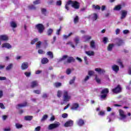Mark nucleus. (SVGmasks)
Wrapping results in <instances>:
<instances>
[{"mask_svg":"<svg viewBox=\"0 0 131 131\" xmlns=\"http://www.w3.org/2000/svg\"><path fill=\"white\" fill-rule=\"evenodd\" d=\"M70 99H71V96L69 95L68 94V91L67 90H64L63 92V102L62 104H64L65 103H67V102H69L70 101Z\"/></svg>","mask_w":131,"mask_h":131,"instance_id":"1","label":"nucleus"},{"mask_svg":"<svg viewBox=\"0 0 131 131\" xmlns=\"http://www.w3.org/2000/svg\"><path fill=\"white\" fill-rule=\"evenodd\" d=\"M69 4H71V7L75 10H78L80 8V4L76 1H73L72 0H69Z\"/></svg>","mask_w":131,"mask_h":131,"instance_id":"2","label":"nucleus"},{"mask_svg":"<svg viewBox=\"0 0 131 131\" xmlns=\"http://www.w3.org/2000/svg\"><path fill=\"white\" fill-rule=\"evenodd\" d=\"M108 94H109V89H108V88L103 89L101 92V95L100 96V99L105 100V99L107 98V95H108Z\"/></svg>","mask_w":131,"mask_h":131,"instance_id":"3","label":"nucleus"},{"mask_svg":"<svg viewBox=\"0 0 131 131\" xmlns=\"http://www.w3.org/2000/svg\"><path fill=\"white\" fill-rule=\"evenodd\" d=\"M35 28L38 30V32H39V33H40V34H41V33H42L43 31H45V26H43V25H42V24H38L36 25Z\"/></svg>","mask_w":131,"mask_h":131,"instance_id":"4","label":"nucleus"},{"mask_svg":"<svg viewBox=\"0 0 131 131\" xmlns=\"http://www.w3.org/2000/svg\"><path fill=\"white\" fill-rule=\"evenodd\" d=\"M112 91L114 94H119V93H121L122 88H121V86L120 84H118L116 88L113 89Z\"/></svg>","mask_w":131,"mask_h":131,"instance_id":"5","label":"nucleus"},{"mask_svg":"<svg viewBox=\"0 0 131 131\" xmlns=\"http://www.w3.org/2000/svg\"><path fill=\"white\" fill-rule=\"evenodd\" d=\"M59 126H60V123L57 122L56 123L50 124L48 126V129H49V130H52V129L57 128V127H59Z\"/></svg>","mask_w":131,"mask_h":131,"instance_id":"6","label":"nucleus"},{"mask_svg":"<svg viewBox=\"0 0 131 131\" xmlns=\"http://www.w3.org/2000/svg\"><path fill=\"white\" fill-rule=\"evenodd\" d=\"M75 62V59L72 56H70L67 59V61H64L63 62L64 65H67V64H70V63Z\"/></svg>","mask_w":131,"mask_h":131,"instance_id":"7","label":"nucleus"},{"mask_svg":"<svg viewBox=\"0 0 131 131\" xmlns=\"http://www.w3.org/2000/svg\"><path fill=\"white\" fill-rule=\"evenodd\" d=\"M78 108H79V104L77 103H73L71 107V110H74L75 111H76Z\"/></svg>","mask_w":131,"mask_h":131,"instance_id":"8","label":"nucleus"},{"mask_svg":"<svg viewBox=\"0 0 131 131\" xmlns=\"http://www.w3.org/2000/svg\"><path fill=\"white\" fill-rule=\"evenodd\" d=\"M73 126V121H72L71 120L67 121L64 123L65 127H69L70 126Z\"/></svg>","mask_w":131,"mask_h":131,"instance_id":"9","label":"nucleus"},{"mask_svg":"<svg viewBox=\"0 0 131 131\" xmlns=\"http://www.w3.org/2000/svg\"><path fill=\"white\" fill-rule=\"evenodd\" d=\"M126 16H127V11L126 10H122L121 11V16L120 19L122 20V19H124Z\"/></svg>","mask_w":131,"mask_h":131,"instance_id":"10","label":"nucleus"},{"mask_svg":"<svg viewBox=\"0 0 131 131\" xmlns=\"http://www.w3.org/2000/svg\"><path fill=\"white\" fill-rule=\"evenodd\" d=\"M77 124L79 126H83L84 125V120H83L82 119H79L78 121H77Z\"/></svg>","mask_w":131,"mask_h":131,"instance_id":"11","label":"nucleus"},{"mask_svg":"<svg viewBox=\"0 0 131 131\" xmlns=\"http://www.w3.org/2000/svg\"><path fill=\"white\" fill-rule=\"evenodd\" d=\"M9 40V37L6 35H0V40H2L3 41H7V40Z\"/></svg>","mask_w":131,"mask_h":131,"instance_id":"12","label":"nucleus"},{"mask_svg":"<svg viewBox=\"0 0 131 131\" xmlns=\"http://www.w3.org/2000/svg\"><path fill=\"white\" fill-rule=\"evenodd\" d=\"M112 69L116 72V73H118V71H119V66L114 64L112 67Z\"/></svg>","mask_w":131,"mask_h":131,"instance_id":"13","label":"nucleus"},{"mask_svg":"<svg viewBox=\"0 0 131 131\" xmlns=\"http://www.w3.org/2000/svg\"><path fill=\"white\" fill-rule=\"evenodd\" d=\"M28 67H29L28 62H23L21 66V68L22 70H26V69H27Z\"/></svg>","mask_w":131,"mask_h":131,"instance_id":"14","label":"nucleus"},{"mask_svg":"<svg viewBox=\"0 0 131 131\" xmlns=\"http://www.w3.org/2000/svg\"><path fill=\"white\" fill-rule=\"evenodd\" d=\"M119 112L120 116L123 118V119L126 118V115H124V112L123 110H119Z\"/></svg>","mask_w":131,"mask_h":131,"instance_id":"15","label":"nucleus"},{"mask_svg":"<svg viewBox=\"0 0 131 131\" xmlns=\"http://www.w3.org/2000/svg\"><path fill=\"white\" fill-rule=\"evenodd\" d=\"M2 48H6L10 50V49H12V46L9 43H4L2 45Z\"/></svg>","mask_w":131,"mask_h":131,"instance_id":"16","label":"nucleus"},{"mask_svg":"<svg viewBox=\"0 0 131 131\" xmlns=\"http://www.w3.org/2000/svg\"><path fill=\"white\" fill-rule=\"evenodd\" d=\"M38 86V82L37 81H33L31 83V88L32 89Z\"/></svg>","mask_w":131,"mask_h":131,"instance_id":"17","label":"nucleus"},{"mask_svg":"<svg viewBox=\"0 0 131 131\" xmlns=\"http://www.w3.org/2000/svg\"><path fill=\"white\" fill-rule=\"evenodd\" d=\"M83 38L84 42H87V41H89L92 39V36L89 35H84L83 36Z\"/></svg>","mask_w":131,"mask_h":131,"instance_id":"18","label":"nucleus"},{"mask_svg":"<svg viewBox=\"0 0 131 131\" xmlns=\"http://www.w3.org/2000/svg\"><path fill=\"white\" fill-rule=\"evenodd\" d=\"M123 43V41L122 40V39L120 38H117V41L116 42V45L117 46H118V47H120L122 46Z\"/></svg>","mask_w":131,"mask_h":131,"instance_id":"19","label":"nucleus"},{"mask_svg":"<svg viewBox=\"0 0 131 131\" xmlns=\"http://www.w3.org/2000/svg\"><path fill=\"white\" fill-rule=\"evenodd\" d=\"M41 64H47L49 63V59L47 57L43 58L41 60Z\"/></svg>","mask_w":131,"mask_h":131,"instance_id":"20","label":"nucleus"},{"mask_svg":"<svg viewBox=\"0 0 131 131\" xmlns=\"http://www.w3.org/2000/svg\"><path fill=\"white\" fill-rule=\"evenodd\" d=\"M114 44L113 43H110L107 47V51L109 52H111L112 51L113 47H114Z\"/></svg>","mask_w":131,"mask_h":131,"instance_id":"21","label":"nucleus"},{"mask_svg":"<svg viewBox=\"0 0 131 131\" xmlns=\"http://www.w3.org/2000/svg\"><path fill=\"white\" fill-rule=\"evenodd\" d=\"M122 7L121 5H118L115 6V7L114 8V11H120L121 10Z\"/></svg>","mask_w":131,"mask_h":131,"instance_id":"22","label":"nucleus"},{"mask_svg":"<svg viewBox=\"0 0 131 131\" xmlns=\"http://www.w3.org/2000/svg\"><path fill=\"white\" fill-rule=\"evenodd\" d=\"M67 58H68V55H63L62 58H60L58 60V62H63V61H65V59H67Z\"/></svg>","mask_w":131,"mask_h":131,"instance_id":"23","label":"nucleus"},{"mask_svg":"<svg viewBox=\"0 0 131 131\" xmlns=\"http://www.w3.org/2000/svg\"><path fill=\"white\" fill-rule=\"evenodd\" d=\"M33 118V116H26L25 117V120H26L27 121H31Z\"/></svg>","mask_w":131,"mask_h":131,"instance_id":"24","label":"nucleus"},{"mask_svg":"<svg viewBox=\"0 0 131 131\" xmlns=\"http://www.w3.org/2000/svg\"><path fill=\"white\" fill-rule=\"evenodd\" d=\"M85 54H86V55H88V56H94L95 55V52H94V51H86Z\"/></svg>","mask_w":131,"mask_h":131,"instance_id":"25","label":"nucleus"},{"mask_svg":"<svg viewBox=\"0 0 131 131\" xmlns=\"http://www.w3.org/2000/svg\"><path fill=\"white\" fill-rule=\"evenodd\" d=\"M95 70L97 72H98V73H104V72H105V70H102L100 68H96Z\"/></svg>","mask_w":131,"mask_h":131,"instance_id":"26","label":"nucleus"},{"mask_svg":"<svg viewBox=\"0 0 131 131\" xmlns=\"http://www.w3.org/2000/svg\"><path fill=\"white\" fill-rule=\"evenodd\" d=\"M117 63H118V64H119L120 66H121L122 68H123V67H124L123 64H122V62L121 61V59H118L117 60Z\"/></svg>","mask_w":131,"mask_h":131,"instance_id":"27","label":"nucleus"},{"mask_svg":"<svg viewBox=\"0 0 131 131\" xmlns=\"http://www.w3.org/2000/svg\"><path fill=\"white\" fill-rule=\"evenodd\" d=\"M47 55L48 56H49L51 59H53V58H54V54H53V52H52L51 51L47 52Z\"/></svg>","mask_w":131,"mask_h":131,"instance_id":"28","label":"nucleus"},{"mask_svg":"<svg viewBox=\"0 0 131 131\" xmlns=\"http://www.w3.org/2000/svg\"><path fill=\"white\" fill-rule=\"evenodd\" d=\"M54 85L55 88H60V86H62V83L61 82H55L54 83Z\"/></svg>","mask_w":131,"mask_h":131,"instance_id":"29","label":"nucleus"},{"mask_svg":"<svg viewBox=\"0 0 131 131\" xmlns=\"http://www.w3.org/2000/svg\"><path fill=\"white\" fill-rule=\"evenodd\" d=\"M53 31H54L53 29H49L47 31L48 35L49 36H51V35H52L53 34Z\"/></svg>","mask_w":131,"mask_h":131,"instance_id":"30","label":"nucleus"},{"mask_svg":"<svg viewBox=\"0 0 131 131\" xmlns=\"http://www.w3.org/2000/svg\"><path fill=\"white\" fill-rule=\"evenodd\" d=\"M10 25L13 28H16V27H17V24H16L15 21H11L10 23Z\"/></svg>","mask_w":131,"mask_h":131,"instance_id":"31","label":"nucleus"},{"mask_svg":"<svg viewBox=\"0 0 131 131\" xmlns=\"http://www.w3.org/2000/svg\"><path fill=\"white\" fill-rule=\"evenodd\" d=\"M95 43V41L94 40H92L90 42V46L91 48H92L93 49H95V48H96V45Z\"/></svg>","mask_w":131,"mask_h":131,"instance_id":"32","label":"nucleus"},{"mask_svg":"<svg viewBox=\"0 0 131 131\" xmlns=\"http://www.w3.org/2000/svg\"><path fill=\"white\" fill-rule=\"evenodd\" d=\"M27 106V102H25L23 104H18V107H19V108H21L22 107H26Z\"/></svg>","mask_w":131,"mask_h":131,"instance_id":"33","label":"nucleus"},{"mask_svg":"<svg viewBox=\"0 0 131 131\" xmlns=\"http://www.w3.org/2000/svg\"><path fill=\"white\" fill-rule=\"evenodd\" d=\"M93 8L94 9V10H101V7L99 5H93Z\"/></svg>","mask_w":131,"mask_h":131,"instance_id":"34","label":"nucleus"},{"mask_svg":"<svg viewBox=\"0 0 131 131\" xmlns=\"http://www.w3.org/2000/svg\"><path fill=\"white\" fill-rule=\"evenodd\" d=\"M79 20V18L78 17V16L76 15L74 19V22L75 24H76V23H78Z\"/></svg>","mask_w":131,"mask_h":131,"instance_id":"35","label":"nucleus"},{"mask_svg":"<svg viewBox=\"0 0 131 131\" xmlns=\"http://www.w3.org/2000/svg\"><path fill=\"white\" fill-rule=\"evenodd\" d=\"M15 127H16V128H17L18 129H19V128H22V127H23V125L20 124L19 123H16L15 124Z\"/></svg>","mask_w":131,"mask_h":131,"instance_id":"36","label":"nucleus"},{"mask_svg":"<svg viewBox=\"0 0 131 131\" xmlns=\"http://www.w3.org/2000/svg\"><path fill=\"white\" fill-rule=\"evenodd\" d=\"M48 115H44L41 119V121H45L48 119Z\"/></svg>","mask_w":131,"mask_h":131,"instance_id":"37","label":"nucleus"},{"mask_svg":"<svg viewBox=\"0 0 131 131\" xmlns=\"http://www.w3.org/2000/svg\"><path fill=\"white\" fill-rule=\"evenodd\" d=\"M28 8L30 10H36V7H35V6L34 5H29L28 6Z\"/></svg>","mask_w":131,"mask_h":131,"instance_id":"38","label":"nucleus"},{"mask_svg":"<svg viewBox=\"0 0 131 131\" xmlns=\"http://www.w3.org/2000/svg\"><path fill=\"white\" fill-rule=\"evenodd\" d=\"M13 68V64L10 63L6 67V70H11Z\"/></svg>","mask_w":131,"mask_h":131,"instance_id":"39","label":"nucleus"},{"mask_svg":"<svg viewBox=\"0 0 131 131\" xmlns=\"http://www.w3.org/2000/svg\"><path fill=\"white\" fill-rule=\"evenodd\" d=\"M102 41L104 43V45H106V43L108 42V38L107 37H104Z\"/></svg>","mask_w":131,"mask_h":131,"instance_id":"40","label":"nucleus"},{"mask_svg":"<svg viewBox=\"0 0 131 131\" xmlns=\"http://www.w3.org/2000/svg\"><path fill=\"white\" fill-rule=\"evenodd\" d=\"M94 21H96L98 19V14L97 13L93 14V17H92Z\"/></svg>","mask_w":131,"mask_h":131,"instance_id":"41","label":"nucleus"},{"mask_svg":"<svg viewBox=\"0 0 131 131\" xmlns=\"http://www.w3.org/2000/svg\"><path fill=\"white\" fill-rule=\"evenodd\" d=\"M41 13L45 16H47V9H46L45 8H42L41 9Z\"/></svg>","mask_w":131,"mask_h":131,"instance_id":"42","label":"nucleus"},{"mask_svg":"<svg viewBox=\"0 0 131 131\" xmlns=\"http://www.w3.org/2000/svg\"><path fill=\"white\" fill-rule=\"evenodd\" d=\"M37 41H38V38H35L31 42V45H34Z\"/></svg>","mask_w":131,"mask_h":131,"instance_id":"43","label":"nucleus"},{"mask_svg":"<svg viewBox=\"0 0 131 131\" xmlns=\"http://www.w3.org/2000/svg\"><path fill=\"white\" fill-rule=\"evenodd\" d=\"M40 46H41V42L39 41H38V43L36 44V49H40Z\"/></svg>","mask_w":131,"mask_h":131,"instance_id":"44","label":"nucleus"},{"mask_svg":"<svg viewBox=\"0 0 131 131\" xmlns=\"http://www.w3.org/2000/svg\"><path fill=\"white\" fill-rule=\"evenodd\" d=\"M69 1H68L66 4V5H65V9H66V10H67V11H69V5H71V4H69Z\"/></svg>","mask_w":131,"mask_h":131,"instance_id":"45","label":"nucleus"},{"mask_svg":"<svg viewBox=\"0 0 131 131\" xmlns=\"http://www.w3.org/2000/svg\"><path fill=\"white\" fill-rule=\"evenodd\" d=\"M38 53L40 55H43L44 54H45L46 52H45V51H43V50H42V49H39L38 50Z\"/></svg>","mask_w":131,"mask_h":131,"instance_id":"46","label":"nucleus"},{"mask_svg":"<svg viewBox=\"0 0 131 131\" xmlns=\"http://www.w3.org/2000/svg\"><path fill=\"white\" fill-rule=\"evenodd\" d=\"M57 96L58 98H61V96H62V91L58 90L57 92Z\"/></svg>","mask_w":131,"mask_h":131,"instance_id":"47","label":"nucleus"},{"mask_svg":"<svg viewBox=\"0 0 131 131\" xmlns=\"http://www.w3.org/2000/svg\"><path fill=\"white\" fill-rule=\"evenodd\" d=\"M25 75H26V76L27 77H30V75H31V72H25Z\"/></svg>","mask_w":131,"mask_h":131,"instance_id":"48","label":"nucleus"},{"mask_svg":"<svg viewBox=\"0 0 131 131\" xmlns=\"http://www.w3.org/2000/svg\"><path fill=\"white\" fill-rule=\"evenodd\" d=\"M33 5H39L40 4V0H36L33 2Z\"/></svg>","mask_w":131,"mask_h":131,"instance_id":"49","label":"nucleus"},{"mask_svg":"<svg viewBox=\"0 0 131 131\" xmlns=\"http://www.w3.org/2000/svg\"><path fill=\"white\" fill-rule=\"evenodd\" d=\"M75 42H76V45H78L79 42V38L78 37H76L74 39Z\"/></svg>","mask_w":131,"mask_h":131,"instance_id":"50","label":"nucleus"},{"mask_svg":"<svg viewBox=\"0 0 131 131\" xmlns=\"http://www.w3.org/2000/svg\"><path fill=\"white\" fill-rule=\"evenodd\" d=\"M95 79L96 82H97V83H101V80L99 78H98V76H96Z\"/></svg>","mask_w":131,"mask_h":131,"instance_id":"51","label":"nucleus"},{"mask_svg":"<svg viewBox=\"0 0 131 131\" xmlns=\"http://www.w3.org/2000/svg\"><path fill=\"white\" fill-rule=\"evenodd\" d=\"M33 93H34L35 94H36L37 95H40V90H34L33 91Z\"/></svg>","mask_w":131,"mask_h":131,"instance_id":"52","label":"nucleus"},{"mask_svg":"<svg viewBox=\"0 0 131 131\" xmlns=\"http://www.w3.org/2000/svg\"><path fill=\"white\" fill-rule=\"evenodd\" d=\"M95 73V72L93 71H89L88 72V75H90V76H92V75H94V74Z\"/></svg>","mask_w":131,"mask_h":131,"instance_id":"53","label":"nucleus"},{"mask_svg":"<svg viewBox=\"0 0 131 131\" xmlns=\"http://www.w3.org/2000/svg\"><path fill=\"white\" fill-rule=\"evenodd\" d=\"M61 29H62V27L60 26L59 29L57 30L56 34L57 35H60V32L61 31Z\"/></svg>","mask_w":131,"mask_h":131,"instance_id":"54","label":"nucleus"},{"mask_svg":"<svg viewBox=\"0 0 131 131\" xmlns=\"http://www.w3.org/2000/svg\"><path fill=\"white\" fill-rule=\"evenodd\" d=\"M98 115H100V116H104V115H105V112L104 111H100Z\"/></svg>","mask_w":131,"mask_h":131,"instance_id":"55","label":"nucleus"},{"mask_svg":"<svg viewBox=\"0 0 131 131\" xmlns=\"http://www.w3.org/2000/svg\"><path fill=\"white\" fill-rule=\"evenodd\" d=\"M66 45H70V46L71 47H72L73 48V49H75V46H74L73 45V43H72V42H69L67 43Z\"/></svg>","mask_w":131,"mask_h":131,"instance_id":"56","label":"nucleus"},{"mask_svg":"<svg viewBox=\"0 0 131 131\" xmlns=\"http://www.w3.org/2000/svg\"><path fill=\"white\" fill-rule=\"evenodd\" d=\"M74 81H75V77H74L73 78V79H72V80H71L70 81V84H73V83H74Z\"/></svg>","mask_w":131,"mask_h":131,"instance_id":"57","label":"nucleus"},{"mask_svg":"<svg viewBox=\"0 0 131 131\" xmlns=\"http://www.w3.org/2000/svg\"><path fill=\"white\" fill-rule=\"evenodd\" d=\"M62 118H67L68 117V114L67 113H64L62 114Z\"/></svg>","mask_w":131,"mask_h":131,"instance_id":"58","label":"nucleus"},{"mask_svg":"<svg viewBox=\"0 0 131 131\" xmlns=\"http://www.w3.org/2000/svg\"><path fill=\"white\" fill-rule=\"evenodd\" d=\"M84 60L85 64L86 65H89V61H88V57L86 56L84 57Z\"/></svg>","mask_w":131,"mask_h":131,"instance_id":"59","label":"nucleus"},{"mask_svg":"<svg viewBox=\"0 0 131 131\" xmlns=\"http://www.w3.org/2000/svg\"><path fill=\"white\" fill-rule=\"evenodd\" d=\"M56 6H62V1L59 0V1L56 2Z\"/></svg>","mask_w":131,"mask_h":131,"instance_id":"60","label":"nucleus"},{"mask_svg":"<svg viewBox=\"0 0 131 131\" xmlns=\"http://www.w3.org/2000/svg\"><path fill=\"white\" fill-rule=\"evenodd\" d=\"M66 73L68 75L71 73V70L70 69H68L66 71Z\"/></svg>","mask_w":131,"mask_h":131,"instance_id":"61","label":"nucleus"},{"mask_svg":"<svg viewBox=\"0 0 131 131\" xmlns=\"http://www.w3.org/2000/svg\"><path fill=\"white\" fill-rule=\"evenodd\" d=\"M120 32V30L119 29H117L116 30V34L117 35H118V34H119Z\"/></svg>","mask_w":131,"mask_h":131,"instance_id":"62","label":"nucleus"},{"mask_svg":"<svg viewBox=\"0 0 131 131\" xmlns=\"http://www.w3.org/2000/svg\"><path fill=\"white\" fill-rule=\"evenodd\" d=\"M40 126H38L37 127L35 128V130L36 131H40Z\"/></svg>","mask_w":131,"mask_h":131,"instance_id":"63","label":"nucleus"},{"mask_svg":"<svg viewBox=\"0 0 131 131\" xmlns=\"http://www.w3.org/2000/svg\"><path fill=\"white\" fill-rule=\"evenodd\" d=\"M128 74L129 75H131V67L128 68Z\"/></svg>","mask_w":131,"mask_h":131,"instance_id":"64","label":"nucleus"}]
</instances>
